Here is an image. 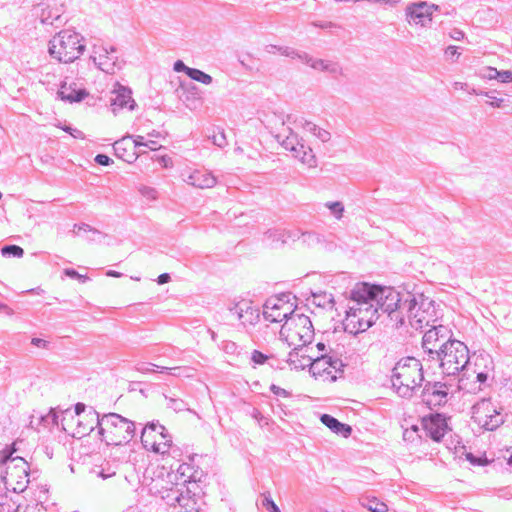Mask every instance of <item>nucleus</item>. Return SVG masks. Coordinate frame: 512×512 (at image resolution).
<instances>
[{
	"label": "nucleus",
	"mask_w": 512,
	"mask_h": 512,
	"mask_svg": "<svg viewBox=\"0 0 512 512\" xmlns=\"http://www.w3.org/2000/svg\"><path fill=\"white\" fill-rule=\"evenodd\" d=\"M472 419L481 428L492 431L503 423L500 413L488 399H482L472 407Z\"/></svg>",
	"instance_id": "2eb2a0df"
},
{
	"label": "nucleus",
	"mask_w": 512,
	"mask_h": 512,
	"mask_svg": "<svg viewBox=\"0 0 512 512\" xmlns=\"http://www.w3.org/2000/svg\"><path fill=\"white\" fill-rule=\"evenodd\" d=\"M265 237L272 244L281 245L287 242L291 238V233L284 229H271L265 233Z\"/></svg>",
	"instance_id": "72a5a7b5"
},
{
	"label": "nucleus",
	"mask_w": 512,
	"mask_h": 512,
	"mask_svg": "<svg viewBox=\"0 0 512 512\" xmlns=\"http://www.w3.org/2000/svg\"><path fill=\"white\" fill-rule=\"evenodd\" d=\"M270 390L273 394L277 395V396H281V397H288L289 396V392L275 384H272L271 387H270Z\"/></svg>",
	"instance_id": "6e6d98bb"
},
{
	"label": "nucleus",
	"mask_w": 512,
	"mask_h": 512,
	"mask_svg": "<svg viewBox=\"0 0 512 512\" xmlns=\"http://www.w3.org/2000/svg\"><path fill=\"white\" fill-rule=\"evenodd\" d=\"M262 506L268 511V512H281L279 507L276 505V503L273 501V499L270 497V495H265L262 500Z\"/></svg>",
	"instance_id": "de8ad7c7"
},
{
	"label": "nucleus",
	"mask_w": 512,
	"mask_h": 512,
	"mask_svg": "<svg viewBox=\"0 0 512 512\" xmlns=\"http://www.w3.org/2000/svg\"><path fill=\"white\" fill-rule=\"evenodd\" d=\"M173 68L176 72H185L187 75H189V70H191V68L186 66L181 60L176 61Z\"/></svg>",
	"instance_id": "4d7b16f0"
},
{
	"label": "nucleus",
	"mask_w": 512,
	"mask_h": 512,
	"mask_svg": "<svg viewBox=\"0 0 512 512\" xmlns=\"http://www.w3.org/2000/svg\"><path fill=\"white\" fill-rule=\"evenodd\" d=\"M64 273L66 276L78 279L82 283H85L89 279L86 275H81L74 269H65Z\"/></svg>",
	"instance_id": "864d4df0"
},
{
	"label": "nucleus",
	"mask_w": 512,
	"mask_h": 512,
	"mask_svg": "<svg viewBox=\"0 0 512 512\" xmlns=\"http://www.w3.org/2000/svg\"><path fill=\"white\" fill-rule=\"evenodd\" d=\"M84 50V37L73 30H62L49 41L48 52L53 59L59 62H74L83 54Z\"/></svg>",
	"instance_id": "39448f33"
},
{
	"label": "nucleus",
	"mask_w": 512,
	"mask_h": 512,
	"mask_svg": "<svg viewBox=\"0 0 512 512\" xmlns=\"http://www.w3.org/2000/svg\"><path fill=\"white\" fill-rule=\"evenodd\" d=\"M498 81L500 83H504V84L512 82V71H510V70L499 71Z\"/></svg>",
	"instance_id": "5fc2aeb1"
},
{
	"label": "nucleus",
	"mask_w": 512,
	"mask_h": 512,
	"mask_svg": "<svg viewBox=\"0 0 512 512\" xmlns=\"http://www.w3.org/2000/svg\"><path fill=\"white\" fill-rule=\"evenodd\" d=\"M423 380L422 364L414 357L401 359L392 370V387L401 397H411L420 388Z\"/></svg>",
	"instance_id": "f03ea898"
},
{
	"label": "nucleus",
	"mask_w": 512,
	"mask_h": 512,
	"mask_svg": "<svg viewBox=\"0 0 512 512\" xmlns=\"http://www.w3.org/2000/svg\"><path fill=\"white\" fill-rule=\"evenodd\" d=\"M451 37L454 39V40H461L464 38V33L461 31V30H458V29H455L453 30V32L451 33Z\"/></svg>",
	"instance_id": "338daca9"
},
{
	"label": "nucleus",
	"mask_w": 512,
	"mask_h": 512,
	"mask_svg": "<svg viewBox=\"0 0 512 512\" xmlns=\"http://www.w3.org/2000/svg\"><path fill=\"white\" fill-rule=\"evenodd\" d=\"M494 369L492 357L485 351L474 353L469 356V364L464 372V378L469 379L472 376L476 377L477 382L483 384L487 381L489 374Z\"/></svg>",
	"instance_id": "dca6fc26"
},
{
	"label": "nucleus",
	"mask_w": 512,
	"mask_h": 512,
	"mask_svg": "<svg viewBox=\"0 0 512 512\" xmlns=\"http://www.w3.org/2000/svg\"><path fill=\"white\" fill-rule=\"evenodd\" d=\"M31 343L34 346H37V347H45L47 342L45 340H43V339H40V338H33L31 340Z\"/></svg>",
	"instance_id": "774afa93"
},
{
	"label": "nucleus",
	"mask_w": 512,
	"mask_h": 512,
	"mask_svg": "<svg viewBox=\"0 0 512 512\" xmlns=\"http://www.w3.org/2000/svg\"><path fill=\"white\" fill-rule=\"evenodd\" d=\"M241 324L247 328L254 326L260 319V311L251 301L242 299L229 308Z\"/></svg>",
	"instance_id": "412c9836"
},
{
	"label": "nucleus",
	"mask_w": 512,
	"mask_h": 512,
	"mask_svg": "<svg viewBox=\"0 0 512 512\" xmlns=\"http://www.w3.org/2000/svg\"><path fill=\"white\" fill-rule=\"evenodd\" d=\"M141 442L145 449L164 455L172 445V438L163 425L152 422L142 429Z\"/></svg>",
	"instance_id": "ddd939ff"
},
{
	"label": "nucleus",
	"mask_w": 512,
	"mask_h": 512,
	"mask_svg": "<svg viewBox=\"0 0 512 512\" xmlns=\"http://www.w3.org/2000/svg\"><path fill=\"white\" fill-rule=\"evenodd\" d=\"M300 60L309 65L311 68L317 71L325 72L331 75L334 78L343 75L342 66L333 60L329 59H316L305 53V55H300Z\"/></svg>",
	"instance_id": "393cba45"
},
{
	"label": "nucleus",
	"mask_w": 512,
	"mask_h": 512,
	"mask_svg": "<svg viewBox=\"0 0 512 512\" xmlns=\"http://www.w3.org/2000/svg\"><path fill=\"white\" fill-rule=\"evenodd\" d=\"M135 107L136 102L132 98L131 89L116 83L111 91L110 97V108L112 113L116 116L124 109L132 111Z\"/></svg>",
	"instance_id": "aec40b11"
},
{
	"label": "nucleus",
	"mask_w": 512,
	"mask_h": 512,
	"mask_svg": "<svg viewBox=\"0 0 512 512\" xmlns=\"http://www.w3.org/2000/svg\"><path fill=\"white\" fill-rule=\"evenodd\" d=\"M185 183L200 189H209L216 185L217 178L208 170L194 169L182 173Z\"/></svg>",
	"instance_id": "5701e85b"
},
{
	"label": "nucleus",
	"mask_w": 512,
	"mask_h": 512,
	"mask_svg": "<svg viewBox=\"0 0 512 512\" xmlns=\"http://www.w3.org/2000/svg\"><path fill=\"white\" fill-rule=\"evenodd\" d=\"M280 338L290 347L311 344L314 338V328L310 318L298 312L287 318L281 326Z\"/></svg>",
	"instance_id": "1a4fd4ad"
},
{
	"label": "nucleus",
	"mask_w": 512,
	"mask_h": 512,
	"mask_svg": "<svg viewBox=\"0 0 512 512\" xmlns=\"http://www.w3.org/2000/svg\"><path fill=\"white\" fill-rule=\"evenodd\" d=\"M419 428L416 425H412L410 428H407L403 431V439L406 442L414 443L416 442L420 436L418 434Z\"/></svg>",
	"instance_id": "a19ab883"
},
{
	"label": "nucleus",
	"mask_w": 512,
	"mask_h": 512,
	"mask_svg": "<svg viewBox=\"0 0 512 512\" xmlns=\"http://www.w3.org/2000/svg\"><path fill=\"white\" fill-rule=\"evenodd\" d=\"M135 423L120 414L107 413L101 416L99 436L107 445L129 443L135 435Z\"/></svg>",
	"instance_id": "423d86ee"
},
{
	"label": "nucleus",
	"mask_w": 512,
	"mask_h": 512,
	"mask_svg": "<svg viewBox=\"0 0 512 512\" xmlns=\"http://www.w3.org/2000/svg\"><path fill=\"white\" fill-rule=\"evenodd\" d=\"M133 140L135 141V145L137 147V150H142V147L148 148L152 151L158 150L161 146L158 145V143L153 140H145V137L142 135H134Z\"/></svg>",
	"instance_id": "4c0bfd02"
},
{
	"label": "nucleus",
	"mask_w": 512,
	"mask_h": 512,
	"mask_svg": "<svg viewBox=\"0 0 512 512\" xmlns=\"http://www.w3.org/2000/svg\"><path fill=\"white\" fill-rule=\"evenodd\" d=\"M90 58L101 71L107 74H115L121 69V63L113 46L94 44Z\"/></svg>",
	"instance_id": "f3484780"
},
{
	"label": "nucleus",
	"mask_w": 512,
	"mask_h": 512,
	"mask_svg": "<svg viewBox=\"0 0 512 512\" xmlns=\"http://www.w3.org/2000/svg\"><path fill=\"white\" fill-rule=\"evenodd\" d=\"M188 76L192 80L200 82L205 85H210L213 81L212 77L209 74H207L199 69H196V68H191V70H189Z\"/></svg>",
	"instance_id": "58836bf2"
},
{
	"label": "nucleus",
	"mask_w": 512,
	"mask_h": 512,
	"mask_svg": "<svg viewBox=\"0 0 512 512\" xmlns=\"http://www.w3.org/2000/svg\"><path fill=\"white\" fill-rule=\"evenodd\" d=\"M15 512H46V508L41 503H35L22 507L18 505Z\"/></svg>",
	"instance_id": "a18cd8bd"
},
{
	"label": "nucleus",
	"mask_w": 512,
	"mask_h": 512,
	"mask_svg": "<svg viewBox=\"0 0 512 512\" xmlns=\"http://www.w3.org/2000/svg\"><path fill=\"white\" fill-rule=\"evenodd\" d=\"M406 314L409 324L415 330H423L439 320L435 301L422 293H406Z\"/></svg>",
	"instance_id": "7ed1b4c3"
},
{
	"label": "nucleus",
	"mask_w": 512,
	"mask_h": 512,
	"mask_svg": "<svg viewBox=\"0 0 512 512\" xmlns=\"http://www.w3.org/2000/svg\"><path fill=\"white\" fill-rule=\"evenodd\" d=\"M115 475V471L112 470L110 467L108 468H102L99 472H98V476L101 477L102 479H108L112 476Z\"/></svg>",
	"instance_id": "bf43d9fd"
},
{
	"label": "nucleus",
	"mask_w": 512,
	"mask_h": 512,
	"mask_svg": "<svg viewBox=\"0 0 512 512\" xmlns=\"http://www.w3.org/2000/svg\"><path fill=\"white\" fill-rule=\"evenodd\" d=\"M499 70L494 67L487 66L479 71V77L485 80H498Z\"/></svg>",
	"instance_id": "79ce46f5"
},
{
	"label": "nucleus",
	"mask_w": 512,
	"mask_h": 512,
	"mask_svg": "<svg viewBox=\"0 0 512 512\" xmlns=\"http://www.w3.org/2000/svg\"><path fill=\"white\" fill-rule=\"evenodd\" d=\"M170 279H171V277L168 273H163L158 276L157 282H158V284L162 285V284L169 282Z\"/></svg>",
	"instance_id": "0e129e2a"
},
{
	"label": "nucleus",
	"mask_w": 512,
	"mask_h": 512,
	"mask_svg": "<svg viewBox=\"0 0 512 512\" xmlns=\"http://www.w3.org/2000/svg\"><path fill=\"white\" fill-rule=\"evenodd\" d=\"M368 283H358L349 292L343 326L345 332L357 335L368 330L378 319Z\"/></svg>",
	"instance_id": "f257e3e1"
},
{
	"label": "nucleus",
	"mask_w": 512,
	"mask_h": 512,
	"mask_svg": "<svg viewBox=\"0 0 512 512\" xmlns=\"http://www.w3.org/2000/svg\"><path fill=\"white\" fill-rule=\"evenodd\" d=\"M440 361L442 373L448 376H454L462 373L459 379V387L464 388V372L469 364L468 347L459 340H448L441 343L440 352L436 356Z\"/></svg>",
	"instance_id": "20e7f679"
},
{
	"label": "nucleus",
	"mask_w": 512,
	"mask_h": 512,
	"mask_svg": "<svg viewBox=\"0 0 512 512\" xmlns=\"http://www.w3.org/2000/svg\"><path fill=\"white\" fill-rule=\"evenodd\" d=\"M3 256L22 257L24 250L17 245H6L1 249Z\"/></svg>",
	"instance_id": "37998d69"
},
{
	"label": "nucleus",
	"mask_w": 512,
	"mask_h": 512,
	"mask_svg": "<svg viewBox=\"0 0 512 512\" xmlns=\"http://www.w3.org/2000/svg\"><path fill=\"white\" fill-rule=\"evenodd\" d=\"M169 407L173 409L176 412L187 410L186 403L183 400L180 399H169Z\"/></svg>",
	"instance_id": "3c124183"
},
{
	"label": "nucleus",
	"mask_w": 512,
	"mask_h": 512,
	"mask_svg": "<svg viewBox=\"0 0 512 512\" xmlns=\"http://www.w3.org/2000/svg\"><path fill=\"white\" fill-rule=\"evenodd\" d=\"M368 287L373 290L371 299L375 304L377 312L380 309L384 313H387L397 326L403 325V311H406L407 308V306H405L406 293L402 295L392 287H381L371 284H368Z\"/></svg>",
	"instance_id": "0eeeda50"
},
{
	"label": "nucleus",
	"mask_w": 512,
	"mask_h": 512,
	"mask_svg": "<svg viewBox=\"0 0 512 512\" xmlns=\"http://www.w3.org/2000/svg\"><path fill=\"white\" fill-rule=\"evenodd\" d=\"M422 424L426 434L436 442L440 441L448 430L446 418L441 414L423 418Z\"/></svg>",
	"instance_id": "a878e982"
},
{
	"label": "nucleus",
	"mask_w": 512,
	"mask_h": 512,
	"mask_svg": "<svg viewBox=\"0 0 512 512\" xmlns=\"http://www.w3.org/2000/svg\"><path fill=\"white\" fill-rule=\"evenodd\" d=\"M294 297L291 294H281L268 298L263 305V317L270 323H281L287 318L295 315V304L292 302Z\"/></svg>",
	"instance_id": "9b49d317"
},
{
	"label": "nucleus",
	"mask_w": 512,
	"mask_h": 512,
	"mask_svg": "<svg viewBox=\"0 0 512 512\" xmlns=\"http://www.w3.org/2000/svg\"><path fill=\"white\" fill-rule=\"evenodd\" d=\"M438 10V5L419 1L407 5L405 16L409 24L427 27L432 22L433 14Z\"/></svg>",
	"instance_id": "a211bd4d"
},
{
	"label": "nucleus",
	"mask_w": 512,
	"mask_h": 512,
	"mask_svg": "<svg viewBox=\"0 0 512 512\" xmlns=\"http://www.w3.org/2000/svg\"><path fill=\"white\" fill-rule=\"evenodd\" d=\"M325 207L330 210L331 214L334 215V217L337 220H340L343 217L344 214V205L340 201L335 202H327L325 203Z\"/></svg>",
	"instance_id": "ea45409f"
},
{
	"label": "nucleus",
	"mask_w": 512,
	"mask_h": 512,
	"mask_svg": "<svg viewBox=\"0 0 512 512\" xmlns=\"http://www.w3.org/2000/svg\"><path fill=\"white\" fill-rule=\"evenodd\" d=\"M361 505L365 508H367L371 512H387L388 506L384 503L379 501L377 498H364L361 501Z\"/></svg>",
	"instance_id": "e433bc0d"
},
{
	"label": "nucleus",
	"mask_w": 512,
	"mask_h": 512,
	"mask_svg": "<svg viewBox=\"0 0 512 512\" xmlns=\"http://www.w3.org/2000/svg\"><path fill=\"white\" fill-rule=\"evenodd\" d=\"M494 91H485L483 93L484 96L491 99V101L488 102V104L493 108H502L504 107L505 100L503 98H497L494 95Z\"/></svg>",
	"instance_id": "49530a36"
},
{
	"label": "nucleus",
	"mask_w": 512,
	"mask_h": 512,
	"mask_svg": "<svg viewBox=\"0 0 512 512\" xmlns=\"http://www.w3.org/2000/svg\"><path fill=\"white\" fill-rule=\"evenodd\" d=\"M174 479H176V475L172 473H167L166 477L163 475L157 476L156 478H148L145 476L142 489L147 490V492L153 496L165 500L168 505H173L174 499L179 497L180 491L178 485L173 483Z\"/></svg>",
	"instance_id": "f8f14e48"
},
{
	"label": "nucleus",
	"mask_w": 512,
	"mask_h": 512,
	"mask_svg": "<svg viewBox=\"0 0 512 512\" xmlns=\"http://www.w3.org/2000/svg\"><path fill=\"white\" fill-rule=\"evenodd\" d=\"M447 395V388L444 384L439 382L433 384L428 383L423 389L422 398L427 405L436 406L445 403Z\"/></svg>",
	"instance_id": "bb28decb"
},
{
	"label": "nucleus",
	"mask_w": 512,
	"mask_h": 512,
	"mask_svg": "<svg viewBox=\"0 0 512 512\" xmlns=\"http://www.w3.org/2000/svg\"><path fill=\"white\" fill-rule=\"evenodd\" d=\"M287 132V135L280 133L275 135L277 142L285 150L290 151L292 156L303 165L308 168H315L317 166V159L312 148L305 145L303 140L291 128H287Z\"/></svg>",
	"instance_id": "9d476101"
},
{
	"label": "nucleus",
	"mask_w": 512,
	"mask_h": 512,
	"mask_svg": "<svg viewBox=\"0 0 512 512\" xmlns=\"http://www.w3.org/2000/svg\"><path fill=\"white\" fill-rule=\"evenodd\" d=\"M175 509V512H198L196 507V502L189 495H184L179 491V497L174 499V504L172 505Z\"/></svg>",
	"instance_id": "2f4dec72"
},
{
	"label": "nucleus",
	"mask_w": 512,
	"mask_h": 512,
	"mask_svg": "<svg viewBox=\"0 0 512 512\" xmlns=\"http://www.w3.org/2000/svg\"><path fill=\"white\" fill-rule=\"evenodd\" d=\"M101 416L94 409H90L82 416V419L77 421V433L80 436L88 435L95 428L100 430Z\"/></svg>",
	"instance_id": "c85d7f7f"
},
{
	"label": "nucleus",
	"mask_w": 512,
	"mask_h": 512,
	"mask_svg": "<svg viewBox=\"0 0 512 512\" xmlns=\"http://www.w3.org/2000/svg\"><path fill=\"white\" fill-rule=\"evenodd\" d=\"M299 125L303 128V130L315 136L322 143H327L331 139V133L328 130L319 127L311 121L302 119Z\"/></svg>",
	"instance_id": "7c9ffc66"
},
{
	"label": "nucleus",
	"mask_w": 512,
	"mask_h": 512,
	"mask_svg": "<svg viewBox=\"0 0 512 512\" xmlns=\"http://www.w3.org/2000/svg\"><path fill=\"white\" fill-rule=\"evenodd\" d=\"M133 137L134 135H125L113 144L116 156L127 163L135 162L139 156L145 153L144 150H137Z\"/></svg>",
	"instance_id": "4be33fe9"
},
{
	"label": "nucleus",
	"mask_w": 512,
	"mask_h": 512,
	"mask_svg": "<svg viewBox=\"0 0 512 512\" xmlns=\"http://www.w3.org/2000/svg\"><path fill=\"white\" fill-rule=\"evenodd\" d=\"M343 367L341 359L330 355H321L313 356L309 371L317 380L333 382L342 372Z\"/></svg>",
	"instance_id": "4468645a"
},
{
	"label": "nucleus",
	"mask_w": 512,
	"mask_h": 512,
	"mask_svg": "<svg viewBox=\"0 0 512 512\" xmlns=\"http://www.w3.org/2000/svg\"><path fill=\"white\" fill-rule=\"evenodd\" d=\"M168 371L169 374L175 377L192 378L195 375V368L190 366H178V367H160V372Z\"/></svg>",
	"instance_id": "c9c22d12"
},
{
	"label": "nucleus",
	"mask_w": 512,
	"mask_h": 512,
	"mask_svg": "<svg viewBox=\"0 0 512 512\" xmlns=\"http://www.w3.org/2000/svg\"><path fill=\"white\" fill-rule=\"evenodd\" d=\"M311 344L306 346L293 347L288 354L287 363L291 369L303 370L306 367L310 368L314 354Z\"/></svg>",
	"instance_id": "b1692460"
},
{
	"label": "nucleus",
	"mask_w": 512,
	"mask_h": 512,
	"mask_svg": "<svg viewBox=\"0 0 512 512\" xmlns=\"http://www.w3.org/2000/svg\"><path fill=\"white\" fill-rule=\"evenodd\" d=\"M268 356L258 350H254L251 355V360L258 365L264 364Z\"/></svg>",
	"instance_id": "603ef678"
},
{
	"label": "nucleus",
	"mask_w": 512,
	"mask_h": 512,
	"mask_svg": "<svg viewBox=\"0 0 512 512\" xmlns=\"http://www.w3.org/2000/svg\"><path fill=\"white\" fill-rule=\"evenodd\" d=\"M29 465L22 457L12 453L0 456V476L7 490L23 492L29 483Z\"/></svg>",
	"instance_id": "6e6552de"
},
{
	"label": "nucleus",
	"mask_w": 512,
	"mask_h": 512,
	"mask_svg": "<svg viewBox=\"0 0 512 512\" xmlns=\"http://www.w3.org/2000/svg\"><path fill=\"white\" fill-rule=\"evenodd\" d=\"M95 162L99 165H104V166H107L109 165L110 163H112V160L105 154H98L96 157H95Z\"/></svg>",
	"instance_id": "13d9d810"
},
{
	"label": "nucleus",
	"mask_w": 512,
	"mask_h": 512,
	"mask_svg": "<svg viewBox=\"0 0 512 512\" xmlns=\"http://www.w3.org/2000/svg\"><path fill=\"white\" fill-rule=\"evenodd\" d=\"M139 193L147 200H155L158 197V192L155 188L142 185L138 189Z\"/></svg>",
	"instance_id": "c03bdc74"
},
{
	"label": "nucleus",
	"mask_w": 512,
	"mask_h": 512,
	"mask_svg": "<svg viewBox=\"0 0 512 512\" xmlns=\"http://www.w3.org/2000/svg\"><path fill=\"white\" fill-rule=\"evenodd\" d=\"M151 367H157L160 370L161 366H157V365L151 364V363H149V364L142 363V364L138 365L137 370L142 373H147V372L152 371Z\"/></svg>",
	"instance_id": "052dcab7"
},
{
	"label": "nucleus",
	"mask_w": 512,
	"mask_h": 512,
	"mask_svg": "<svg viewBox=\"0 0 512 512\" xmlns=\"http://www.w3.org/2000/svg\"><path fill=\"white\" fill-rule=\"evenodd\" d=\"M267 53H276L279 52L281 55L290 58H298L300 59V55H305V52H299L288 46H276V45H267L265 47Z\"/></svg>",
	"instance_id": "f704fd0d"
},
{
	"label": "nucleus",
	"mask_w": 512,
	"mask_h": 512,
	"mask_svg": "<svg viewBox=\"0 0 512 512\" xmlns=\"http://www.w3.org/2000/svg\"><path fill=\"white\" fill-rule=\"evenodd\" d=\"M321 422L327 426L332 432L341 435L343 437L350 436L352 429L349 425L339 422L336 418L331 415L323 414L321 416Z\"/></svg>",
	"instance_id": "c756f323"
},
{
	"label": "nucleus",
	"mask_w": 512,
	"mask_h": 512,
	"mask_svg": "<svg viewBox=\"0 0 512 512\" xmlns=\"http://www.w3.org/2000/svg\"><path fill=\"white\" fill-rule=\"evenodd\" d=\"M41 421L44 422L45 425H56L58 426V414L54 410H51L47 415L41 417Z\"/></svg>",
	"instance_id": "8fccbe9b"
},
{
	"label": "nucleus",
	"mask_w": 512,
	"mask_h": 512,
	"mask_svg": "<svg viewBox=\"0 0 512 512\" xmlns=\"http://www.w3.org/2000/svg\"><path fill=\"white\" fill-rule=\"evenodd\" d=\"M446 55L449 57H459L460 53L458 52V47L456 46H449L446 51Z\"/></svg>",
	"instance_id": "680f3d73"
},
{
	"label": "nucleus",
	"mask_w": 512,
	"mask_h": 512,
	"mask_svg": "<svg viewBox=\"0 0 512 512\" xmlns=\"http://www.w3.org/2000/svg\"><path fill=\"white\" fill-rule=\"evenodd\" d=\"M466 458H467V460H468L471 464H473V465H483V464H484L483 462H481V460H480L479 458L475 457V456H474L473 454H471V453H468V454L466 455Z\"/></svg>",
	"instance_id": "e2e57ef3"
},
{
	"label": "nucleus",
	"mask_w": 512,
	"mask_h": 512,
	"mask_svg": "<svg viewBox=\"0 0 512 512\" xmlns=\"http://www.w3.org/2000/svg\"><path fill=\"white\" fill-rule=\"evenodd\" d=\"M211 140H212V143L219 148H223L227 144L226 136L223 132H218V133L213 134L211 136Z\"/></svg>",
	"instance_id": "09e8293b"
},
{
	"label": "nucleus",
	"mask_w": 512,
	"mask_h": 512,
	"mask_svg": "<svg viewBox=\"0 0 512 512\" xmlns=\"http://www.w3.org/2000/svg\"><path fill=\"white\" fill-rule=\"evenodd\" d=\"M425 332L423 336V348L429 355H438L440 352L441 343L447 342L450 339V331L442 324H434Z\"/></svg>",
	"instance_id": "6ab92c4d"
},
{
	"label": "nucleus",
	"mask_w": 512,
	"mask_h": 512,
	"mask_svg": "<svg viewBox=\"0 0 512 512\" xmlns=\"http://www.w3.org/2000/svg\"><path fill=\"white\" fill-rule=\"evenodd\" d=\"M85 404L83 403H77L75 405V413L77 416H81L82 414L84 415L85 414Z\"/></svg>",
	"instance_id": "69168bd1"
},
{
	"label": "nucleus",
	"mask_w": 512,
	"mask_h": 512,
	"mask_svg": "<svg viewBox=\"0 0 512 512\" xmlns=\"http://www.w3.org/2000/svg\"><path fill=\"white\" fill-rule=\"evenodd\" d=\"M176 476H180V480H182L183 483L186 482H196L200 479L197 475V471L194 470V467L190 465L189 463H182L178 466L176 471ZM178 477H176L175 480H177Z\"/></svg>",
	"instance_id": "473e14b6"
},
{
	"label": "nucleus",
	"mask_w": 512,
	"mask_h": 512,
	"mask_svg": "<svg viewBox=\"0 0 512 512\" xmlns=\"http://www.w3.org/2000/svg\"><path fill=\"white\" fill-rule=\"evenodd\" d=\"M57 94L61 100L74 103L82 101L88 95V92L74 82L70 84L63 82Z\"/></svg>",
	"instance_id": "cd10ccee"
}]
</instances>
